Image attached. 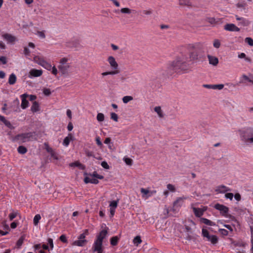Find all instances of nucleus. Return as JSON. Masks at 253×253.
Masks as SVG:
<instances>
[{"label":"nucleus","instance_id":"obj_1","mask_svg":"<svg viewBox=\"0 0 253 253\" xmlns=\"http://www.w3.org/2000/svg\"><path fill=\"white\" fill-rule=\"evenodd\" d=\"M189 56L186 53H181L177 56L169 65L168 68L171 70V73L179 71H186L189 68Z\"/></svg>","mask_w":253,"mask_h":253},{"label":"nucleus","instance_id":"obj_2","mask_svg":"<svg viewBox=\"0 0 253 253\" xmlns=\"http://www.w3.org/2000/svg\"><path fill=\"white\" fill-rule=\"evenodd\" d=\"M205 43L197 42L189 44L187 50L189 56V61L192 62L202 60L205 57Z\"/></svg>","mask_w":253,"mask_h":253},{"label":"nucleus","instance_id":"obj_3","mask_svg":"<svg viewBox=\"0 0 253 253\" xmlns=\"http://www.w3.org/2000/svg\"><path fill=\"white\" fill-rule=\"evenodd\" d=\"M241 139L246 144H253V127L240 130Z\"/></svg>","mask_w":253,"mask_h":253},{"label":"nucleus","instance_id":"obj_4","mask_svg":"<svg viewBox=\"0 0 253 253\" xmlns=\"http://www.w3.org/2000/svg\"><path fill=\"white\" fill-rule=\"evenodd\" d=\"M35 136L36 132H35L23 133L16 135L14 140L18 141L19 143H22L33 140H36Z\"/></svg>","mask_w":253,"mask_h":253},{"label":"nucleus","instance_id":"obj_5","mask_svg":"<svg viewBox=\"0 0 253 253\" xmlns=\"http://www.w3.org/2000/svg\"><path fill=\"white\" fill-rule=\"evenodd\" d=\"M68 61L69 59L66 57L62 58L59 61L58 69L63 75L69 74V71L71 68V64L68 63Z\"/></svg>","mask_w":253,"mask_h":253},{"label":"nucleus","instance_id":"obj_6","mask_svg":"<svg viewBox=\"0 0 253 253\" xmlns=\"http://www.w3.org/2000/svg\"><path fill=\"white\" fill-rule=\"evenodd\" d=\"M88 231L87 229L84 230V233L81 234L78 238V240L75 241L73 243V245L77 246L79 247H83L84 246L87 242V241L85 239V236L88 235Z\"/></svg>","mask_w":253,"mask_h":253},{"label":"nucleus","instance_id":"obj_7","mask_svg":"<svg viewBox=\"0 0 253 253\" xmlns=\"http://www.w3.org/2000/svg\"><path fill=\"white\" fill-rule=\"evenodd\" d=\"M202 234L204 237L207 238L208 241L211 242L213 245L216 244L218 242L217 237L215 235H210L209 231L205 229H202Z\"/></svg>","mask_w":253,"mask_h":253},{"label":"nucleus","instance_id":"obj_8","mask_svg":"<svg viewBox=\"0 0 253 253\" xmlns=\"http://www.w3.org/2000/svg\"><path fill=\"white\" fill-rule=\"evenodd\" d=\"M107 60L113 70L112 71H117L120 72V71L118 69V64L113 56H109Z\"/></svg>","mask_w":253,"mask_h":253},{"label":"nucleus","instance_id":"obj_9","mask_svg":"<svg viewBox=\"0 0 253 253\" xmlns=\"http://www.w3.org/2000/svg\"><path fill=\"white\" fill-rule=\"evenodd\" d=\"M214 207L216 210L219 211L222 215L227 216L229 211V209L227 207L223 205L216 204L214 205Z\"/></svg>","mask_w":253,"mask_h":253},{"label":"nucleus","instance_id":"obj_10","mask_svg":"<svg viewBox=\"0 0 253 253\" xmlns=\"http://www.w3.org/2000/svg\"><path fill=\"white\" fill-rule=\"evenodd\" d=\"M248 82L253 84V75L250 74L249 76H247L245 74H243L241 77L240 84H245V82Z\"/></svg>","mask_w":253,"mask_h":253},{"label":"nucleus","instance_id":"obj_11","mask_svg":"<svg viewBox=\"0 0 253 253\" xmlns=\"http://www.w3.org/2000/svg\"><path fill=\"white\" fill-rule=\"evenodd\" d=\"M107 230L106 229H103L101 230L100 233L96 236V241H98L99 242L103 243V240L105 239L107 235Z\"/></svg>","mask_w":253,"mask_h":253},{"label":"nucleus","instance_id":"obj_12","mask_svg":"<svg viewBox=\"0 0 253 253\" xmlns=\"http://www.w3.org/2000/svg\"><path fill=\"white\" fill-rule=\"evenodd\" d=\"M224 29L228 31L239 32L240 29L234 24H227L224 25Z\"/></svg>","mask_w":253,"mask_h":253},{"label":"nucleus","instance_id":"obj_13","mask_svg":"<svg viewBox=\"0 0 253 253\" xmlns=\"http://www.w3.org/2000/svg\"><path fill=\"white\" fill-rule=\"evenodd\" d=\"M92 249L93 252H95L96 251H103L102 243L99 242L98 241L95 240L93 244Z\"/></svg>","mask_w":253,"mask_h":253},{"label":"nucleus","instance_id":"obj_14","mask_svg":"<svg viewBox=\"0 0 253 253\" xmlns=\"http://www.w3.org/2000/svg\"><path fill=\"white\" fill-rule=\"evenodd\" d=\"M2 37L8 43H13L16 40L15 37L8 33L3 34Z\"/></svg>","mask_w":253,"mask_h":253},{"label":"nucleus","instance_id":"obj_15","mask_svg":"<svg viewBox=\"0 0 253 253\" xmlns=\"http://www.w3.org/2000/svg\"><path fill=\"white\" fill-rule=\"evenodd\" d=\"M28 96V95L27 94H23L21 95V97L22 99V102H21V108L23 109H26L28 106L29 104V102L28 100L26 99L27 97Z\"/></svg>","mask_w":253,"mask_h":253},{"label":"nucleus","instance_id":"obj_16","mask_svg":"<svg viewBox=\"0 0 253 253\" xmlns=\"http://www.w3.org/2000/svg\"><path fill=\"white\" fill-rule=\"evenodd\" d=\"M42 70H37L33 69L29 72V77H38L42 75Z\"/></svg>","mask_w":253,"mask_h":253},{"label":"nucleus","instance_id":"obj_17","mask_svg":"<svg viewBox=\"0 0 253 253\" xmlns=\"http://www.w3.org/2000/svg\"><path fill=\"white\" fill-rule=\"evenodd\" d=\"M84 182L85 183H91L93 184H98L99 182V181L97 179L94 178L93 177H90L89 175V174H88L87 176H86L84 179Z\"/></svg>","mask_w":253,"mask_h":253},{"label":"nucleus","instance_id":"obj_18","mask_svg":"<svg viewBox=\"0 0 253 253\" xmlns=\"http://www.w3.org/2000/svg\"><path fill=\"white\" fill-rule=\"evenodd\" d=\"M73 140V136L72 133H69L68 135L66 137L63 142V145L66 147H67L71 140Z\"/></svg>","mask_w":253,"mask_h":253},{"label":"nucleus","instance_id":"obj_19","mask_svg":"<svg viewBox=\"0 0 253 253\" xmlns=\"http://www.w3.org/2000/svg\"><path fill=\"white\" fill-rule=\"evenodd\" d=\"M229 191L230 189L223 185L218 186L215 189V191L218 193H225Z\"/></svg>","mask_w":253,"mask_h":253},{"label":"nucleus","instance_id":"obj_20","mask_svg":"<svg viewBox=\"0 0 253 253\" xmlns=\"http://www.w3.org/2000/svg\"><path fill=\"white\" fill-rule=\"evenodd\" d=\"M208 58L210 64L216 66L218 63V59L217 57L209 55Z\"/></svg>","mask_w":253,"mask_h":253},{"label":"nucleus","instance_id":"obj_21","mask_svg":"<svg viewBox=\"0 0 253 253\" xmlns=\"http://www.w3.org/2000/svg\"><path fill=\"white\" fill-rule=\"evenodd\" d=\"M17 80V77L14 73L10 75L8 79V84L10 85H13L15 84Z\"/></svg>","mask_w":253,"mask_h":253},{"label":"nucleus","instance_id":"obj_22","mask_svg":"<svg viewBox=\"0 0 253 253\" xmlns=\"http://www.w3.org/2000/svg\"><path fill=\"white\" fill-rule=\"evenodd\" d=\"M193 211L197 217H201L204 213V211L200 208H193Z\"/></svg>","mask_w":253,"mask_h":253},{"label":"nucleus","instance_id":"obj_23","mask_svg":"<svg viewBox=\"0 0 253 253\" xmlns=\"http://www.w3.org/2000/svg\"><path fill=\"white\" fill-rule=\"evenodd\" d=\"M44 145L45 146V149L46 150V151L48 153H49L51 154L52 157H53V158H54L55 159H57V158L54 156V152L52 148L50 147L47 143H44Z\"/></svg>","mask_w":253,"mask_h":253},{"label":"nucleus","instance_id":"obj_24","mask_svg":"<svg viewBox=\"0 0 253 253\" xmlns=\"http://www.w3.org/2000/svg\"><path fill=\"white\" fill-rule=\"evenodd\" d=\"M33 112H36L39 110V105L38 102L34 101L31 108Z\"/></svg>","mask_w":253,"mask_h":253},{"label":"nucleus","instance_id":"obj_25","mask_svg":"<svg viewBox=\"0 0 253 253\" xmlns=\"http://www.w3.org/2000/svg\"><path fill=\"white\" fill-rule=\"evenodd\" d=\"M201 221L203 223L210 226H212L215 225V224L213 222L205 218H201Z\"/></svg>","mask_w":253,"mask_h":253},{"label":"nucleus","instance_id":"obj_26","mask_svg":"<svg viewBox=\"0 0 253 253\" xmlns=\"http://www.w3.org/2000/svg\"><path fill=\"white\" fill-rule=\"evenodd\" d=\"M238 57L239 58H244L247 62L249 63L252 62V59L251 58L247 57L246 54L244 53L239 54Z\"/></svg>","mask_w":253,"mask_h":253},{"label":"nucleus","instance_id":"obj_27","mask_svg":"<svg viewBox=\"0 0 253 253\" xmlns=\"http://www.w3.org/2000/svg\"><path fill=\"white\" fill-rule=\"evenodd\" d=\"M179 4L181 5L191 6V3L190 0H179Z\"/></svg>","mask_w":253,"mask_h":253},{"label":"nucleus","instance_id":"obj_28","mask_svg":"<svg viewBox=\"0 0 253 253\" xmlns=\"http://www.w3.org/2000/svg\"><path fill=\"white\" fill-rule=\"evenodd\" d=\"M140 192L142 194V197L145 198H148L147 196L149 194V190L147 189L141 188L140 189Z\"/></svg>","mask_w":253,"mask_h":253},{"label":"nucleus","instance_id":"obj_29","mask_svg":"<svg viewBox=\"0 0 253 253\" xmlns=\"http://www.w3.org/2000/svg\"><path fill=\"white\" fill-rule=\"evenodd\" d=\"M34 60L41 66H42V62H44L45 61L42 58H41L38 56H36L34 58Z\"/></svg>","mask_w":253,"mask_h":253},{"label":"nucleus","instance_id":"obj_30","mask_svg":"<svg viewBox=\"0 0 253 253\" xmlns=\"http://www.w3.org/2000/svg\"><path fill=\"white\" fill-rule=\"evenodd\" d=\"M154 110L158 114L159 117L163 118L164 117L162 110L160 106L155 107Z\"/></svg>","mask_w":253,"mask_h":253},{"label":"nucleus","instance_id":"obj_31","mask_svg":"<svg viewBox=\"0 0 253 253\" xmlns=\"http://www.w3.org/2000/svg\"><path fill=\"white\" fill-rule=\"evenodd\" d=\"M17 151L19 153L24 154L27 152V149L23 146H19L17 148Z\"/></svg>","mask_w":253,"mask_h":253},{"label":"nucleus","instance_id":"obj_32","mask_svg":"<svg viewBox=\"0 0 253 253\" xmlns=\"http://www.w3.org/2000/svg\"><path fill=\"white\" fill-rule=\"evenodd\" d=\"M42 66L46 69V70L48 71H50L51 70L52 66L50 63L45 61L44 62H42Z\"/></svg>","mask_w":253,"mask_h":253},{"label":"nucleus","instance_id":"obj_33","mask_svg":"<svg viewBox=\"0 0 253 253\" xmlns=\"http://www.w3.org/2000/svg\"><path fill=\"white\" fill-rule=\"evenodd\" d=\"M119 238L117 236H114L110 239V243L112 246H116L119 241Z\"/></svg>","mask_w":253,"mask_h":253},{"label":"nucleus","instance_id":"obj_34","mask_svg":"<svg viewBox=\"0 0 253 253\" xmlns=\"http://www.w3.org/2000/svg\"><path fill=\"white\" fill-rule=\"evenodd\" d=\"M89 175L90 177H93L95 178H98L99 179H102L104 178L103 175L98 174L96 171H94L92 174H89Z\"/></svg>","mask_w":253,"mask_h":253},{"label":"nucleus","instance_id":"obj_35","mask_svg":"<svg viewBox=\"0 0 253 253\" xmlns=\"http://www.w3.org/2000/svg\"><path fill=\"white\" fill-rule=\"evenodd\" d=\"M25 237L24 236H21L17 241L16 245L18 248H20L23 243Z\"/></svg>","mask_w":253,"mask_h":253},{"label":"nucleus","instance_id":"obj_36","mask_svg":"<svg viewBox=\"0 0 253 253\" xmlns=\"http://www.w3.org/2000/svg\"><path fill=\"white\" fill-rule=\"evenodd\" d=\"M41 219V216L40 214H36L33 219V222L35 225H37L39 220Z\"/></svg>","mask_w":253,"mask_h":253},{"label":"nucleus","instance_id":"obj_37","mask_svg":"<svg viewBox=\"0 0 253 253\" xmlns=\"http://www.w3.org/2000/svg\"><path fill=\"white\" fill-rule=\"evenodd\" d=\"M122 100L123 102L126 104L130 101L132 100L133 97L131 96H125L123 98Z\"/></svg>","mask_w":253,"mask_h":253},{"label":"nucleus","instance_id":"obj_38","mask_svg":"<svg viewBox=\"0 0 253 253\" xmlns=\"http://www.w3.org/2000/svg\"><path fill=\"white\" fill-rule=\"evenodd\" d=\"M141 242L142 240L140 236H136L133 239V243L134 244L136 245V246H138Z\"/></svg>","mask_w":253,"mask_h":253},{"label":"nucleus","instance_id":"obj_39","mask_svg":"<svg viewBox=\"0 0 253 253\" xmlns=\"http://www.w3.org/2000/svg\"><path fill=\"white\" fill-rule=\"evenodd\" d=\"M96 118L98 122H102L104 120V115L103 113H99L97 115Z\"/></svg>","mask_w":253,"mask_h":253},{"label":"nucleus","instance_id":"obj_40","mask_svg":"<svg viewBox=\"0 0 253 253\" xmlns=\"http://www.w3.org/2000/svg\"><path fill=\"white\" fill-rule=\"evenodd\" d=\"M119 73V72L111 71H109V72H103L101 74V75L103 76H107L108 75H116V74H117Z\"/></svg>","mask_w":253,"mask_h":253},{"label":"nucleus","instance_id":"obj_41","mask_svg":"<svg viewBox=\"0 0 253 253\" xmlns=\"http://www.w3.org/2000/svg\"><path fill=\"white\" fill-rule=\"evenodd\" d=\"M245 42L247 43L249 45L253 46V39L250 37L246 38L245 39Z\"/></svg>","mask_w":253,"mask_h":253},{"label":"nucleus","instance_id":"obj_42","mask_svg":"<svg viewBox=\"0 0 253 253\" xmlns=\"http://www.w3.org/2000/svg\"><path fill=\"white\" fill-rule=\"evenodd\" d=\"M124 161L125 162L126 164L128 166H131L132 164V160L129 158L126 157H124L123 159Z\"/></svg>","mask_w":253,"mask_h":253},{"label":"nucleus","instance_id":"obj_43","mask_svg":"<svg viewBox=\"0 0 253 253\" xmlns=\"http://www.w3.org/2000/svg\"><path fill=\"white\" fill-rule=\"evenodd\" d=\"M119 202V200L116 201H113L110 204V208H112L113 209H116L118 206V203Z\"/></svg>","mask_w":253,"mask_h":253},{"label":"nucleus","instance_id":"obj_44","mask_svg":"<svg viewBox=\"0 0 253 253\" xmlns=\"http://www.w3.org/2000/svg\"><path fill=\"white\" fill-rule=\"evenodd\" d=\"M121 12L122 13L130 14L131 12V10L128 8H123L121 9Z\"/></svg>","mask_w":253,"mask_h":253},{"label":"nucleus","instance_id":"obj_45","mask_svg":"<svg viewBox=\"0 0 253 253\" xmlns=\"http://www.w3.org/2000/svg\"><path fill=\"white\" fill-rule=\"evenodd\" d=\"M95 141L96 142L97 145L100 147L102 148L103 147V144L100 140V138L99 136H97L95 138Z\"/></svg>","mask_w":253,"mask_h":253},{"label":"nucleus","instance_id":"obj_46","mask_svg":"<svg viewBox=\"0 0 253 253\" xmlns=\"http://www.w3.org/2000/svg\"><path fill=\"white\" fill-rule=\"evenodd\" d=\"M213 46L215 48H218L220 46V42L218 40L215 39L213 41Z\"/></svg>","mask_w":253,"mask_h":253},{"label":"nucleus","instance_id":"obj_47","mask_svg":"<svg viewBox=\"0 0 253 253\" xmlns=\"http://www.w3.org/2000/svg\"><path fill=\"white\" fill-rule=\"evenodd\" d=\"M3 123L7 127L9 128L10 129L14 128V127L9 121L5 120V121H4Z\"/></svg>","mask_w":253,"mask_h":253},{"label":"nucleus","instance_id":"obj_48","mask_svg":"<svg viewBox=\"0 0 253 253\" xmlns=\"http://www.w3.org/2000/svg\"><path fill=\"white\" fill-rule=\"evenodd\" d=\"M111 119L115 122L118 121V116L115 113H111Z\"/></svg>","mask_w":253,"mask_h":253},{"label":"nucleus","instance_id":"obj_49","mask_svg":"<svg viewBox=\"0 0 253 253\" xmlns=\"http://www.w3.org/2000/svg\"><path fill=\"white\" fill-rule=\"evenodd\" d=\"M167 187L169 191H170L171 192H175V188L174 186L173 185H172L171 184H168L167 185Z\"/></svg>","mask_w":253,"mask_h":253},{"label":"nucleus","instance_id":"obj_50","mask_svg":"<svg viewBox=\"0 0 253 253\" xmlns=\"http://www.w3.org/2000/svg\"><path fill=\"white\" fill-rule=\"evenodd\" d=\"M18 213L17 212H13L9 214V218L10 220H12L17 216Z\"/></svg>","mask_w":253,"mask_h":253},{"label":"nucleus","instance_id":"obj_51","mask_svg":"<svg viewBox=\"0 0 253 253\" xmlns=\"http://www.w3.org/2000/svg\"><path fill=\"white\" fill-rule=\"evenodd\" d=\"M206 20L211 24H214L216 23L215 19L213 17L207 18Z\"/></svg>","mask_w":253,"mask_h":253},{"label":"nucleus","instance_id":"obj_52","mask_svg":"<svg viewBox=\"0 0 253 253\" xmlns=\"http://www.w3.org/2000/svg\"><path fill=\"white\" fill-rule=\"evenodd\" d=\"M43 93L46 96H49L51 94L50 90L49 88H44L43 89Z\"/></svg>","mask_w":253,"mask_h":253},{"label":"nucleus","instance_id":"obj_53","mask_svg":"<svg viewBox=\"0 0 253 253\" xmlns=\"http://www.w3.org/2000/svg\"><path fill=\"white\" fill-rule=\"evenodd\" d=\"M187 199V197H179L174 202V205H175L178 202H179L180 201H182L183 200H185Z\"/></svg>","mask_w":253,"mask_h":253},{"label":"nucleus","instance_id":"obj_54","mask_svg":"<svg viewBox=\"0 0 253 253\" xmlns=\"http://www.w3.org/2000/svg\"><path fill=\"white\" fill-rule=\"evenodd\" d=\"M219 232L222 235L224 236H227L228 234V231L224 229H220Z\"/></svg>","mask_w":253,"mask_h":253},{"label":"nucleus","instance_id":"obj_55","mask_svg":"<svg viewBox=\"0 0 253 253\" xmlns=\"http://www.w3.org/2000/svg\"><path fill=\"white\" fill-rule=\"evenodd\" d=\"M101 166L105 169H109V166L108 165V164H107V163L105 161H103L101 163Z\"/></svg>","mask_w":253,"mask_h":253},{"label":"nucleus","instance_id":"obj_56","mask_svg":"<svg viewBox=\"0 0 253 253\" xmlns=\"http://www.w3.org/2000/svg\"><path fill=\"white\" fill-rule=\"evenodd\" d=\"M225 196L227 199H229L230 200H232L234 195L232 193H228L225 194Z\"/></svg>","mask_w":253,"mask_h":253},{"label":"nucleus","instance_id":"obj_57","mask_svg":"<svg viewBox=\"0 0 253 253\" xmlns=\"http://www.w3.org/2000/svg\"><path fill=\"white\" fill-rule=\"evenodd\" d=\"M48 243L49 244L51 250H52L53 248V240L51 238H48L47 240Z\"/></svg>","mask_w":253,"mask_h":253},{"label":"nucleus","instance_id":"obj_58","mask_svg":"<svg viewBox=\"0 0 253 253\" xmlns=\"http://www.w3.org/2000/svg\"><path fill=\"white\" fill-rule=\"evenodd\" d=\"M70 166L71 167H73V166H74V167H83V165L81 163L78 162H76L75 163H71L70 164Z\"/></svg>","mask_w":253,"mask_h":253},{"label":"nucleus","instance_id":"obj_59","mask_svg":"<svg viewBox=\"0 0 253 253\" xmlns=\"http://www.w3.org/2000/svg\"><path fill=\"white\" fill-rule=\"evenodd\" d=\"M60 241L63 243H67V240L65 235H62L59 238Z\"/></svg>","mask_w":253,"mask_h":253},{"label":"nucleus","instance_id":"obj_60","mask_svg":"<svg viewBox=\"0 0 253 253\" xmlns=\"http://www.w3.org/2000/svg\"><path fill=\"white\" fill-rule=\"evenodd\" d=\"M37 34L42 39H44L45 38V36L43 31H38Z\"/></svg>","mask_w":253,"mask_h":253},{"label":"nucleus","instance_id":"obj_61","mask_svg":"<svg viewBox=\"0 0 253 253\" xmlns=\"http://www.w3.org/2000/svg\"><path fill=\"white\" fill-rule=\"evenodd\" d=\"M142 13L145 15H150L152 13V10L151 9L143 10Z\"/></svg>","mask_w":253,"mask_h":253},{"label":"nucleus","instance_id":"obj_62","mask_svg":"<svg viewBox=\"0 0 253 253\" xmlns=\"http://www.w3.org/2000/svg\"><path fill=\"white\" fill-rule=\"evenodd\" d=\"M51 72H52V73L56 76L57 73H58V71H57V68L55 67V66H53V67H52L51 66Z\"/></svg>","mask_w":253,"mask_h":253},{"label":"nucleus","instance_id":"obj_63","mask_svg":"<svg viewBox=\"0 0 253 253\" xmlns=\"http://www.w3.org/2000/svg\"><path fill=\"white\" fill-rule=\"evenodd\" d=\"M0 61L3 64H5L7 62L6 57L4 56H0Z\"/></svg>","mask_w":253,"mask_h":253},{"label":"nucleus","instance_id":"obj_64","mask_svg":"<svg viewBox=\"0 0 253 253\" xmlns=\"http://www.w3.org/2000/svg\"><path fill=\"white\" fill-rule=\"evenodd\" d=\"M234 198L238 201H240L241 199V195H240V194L239 193L235 194V195H234Z\"/></svg>","mask_w":253,"mask_h":253}]
</instances>
